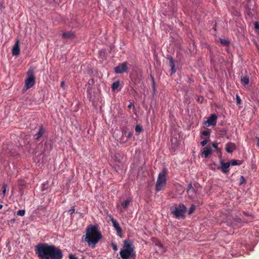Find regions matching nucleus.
Returning a JSON list of instances; mask_svg holds the SVG:
<instances>
[{
	"instance_id": "b1692460",
	"label": "nucleus",
	"mask_w": 259,
	"mask_h": 259,
	"mask_svg": "<svg viewBox=\"0 0 259 259\" xmlns=\"http://www.w3.org/2000/svg\"><path fill=\"white\" fill-rule=\"evenodd\" d=\"M220 42L224 46H227L229 45V41L225 39L220 38Z\"/></svg>"
},
{
	"instance_id": "bb28decb",
	"label": "nucleus",
	"mask_w": 259,
	"mask_h": 259,
	"mask_svg": "<svg viewBox=\"0 0 259 259\" xmlns=\"http://www.w3.org/2000/svg\"><path fill=\"white\" fill-rule=\"evenodd\" d=\"M212 146L216 151L221 152V150L218 148V144L217 143H212Z\"/></svg>"
},
{
	"instance_id": "6e6552de",
	"label": "nucleus",
	"mask_w": 259,
	"mask_h": 259,
	"mask_svg": "<svg viewBox=\"0 0 259 259\" xmlns=\"http://www.w3.org/2000/svg\"><path fill=\"white\" fill-rule=\"evenodd\" d=\"M120 255L122 259H128L129 257H135V251H132L127 249H122L120 251Z\"/></svg>"
},
{
	"instance_id": "49530a36",
	"label": "nucleus",
	"mask_w": 259,
	"mask_h": 259,
	"mask_svg": "<svg viewBox=\"0 0 259 259\" xmlns=\"http://www.w3.org/2000/svg\"><path fill=\"white\" fill-rule=\"evenodd\" d=\"M248 14L250 16V12H249Z\"/></svg>"
},
{
	"instance_id": "f257e3e1",
	"label": "nucleus",
	"mask_w": 259,
	"mask_h": 259,
	"mask_svg": "<svg viewBox=\"0 0 259 259\" xmlns=\"http://www.w3.org/2000/svg\"><path fill=\"white\" fill-rule=\"evenodd\" d=\"M34 252L39 259H62L61 249L53 244L39 243L35 246Z\"/></svg>"
},
{
	"instance_id": "f03ea898",
	"label": "nucleus",
	"mask_w": 259,
	"mask_h": 259,
	"mask_svg": "<svg viewBox=\"0 0 259 259\" xmlns=\"http://www.w3.org/2000/svg\"><path fill=\"white\" fill-rule=\"evenodd\" d=\"M102 235L98 230L96 226H90L87 228L84 241L89 245L95 247V245L102 238Z\"/></svg>"
},
{
	"instance_id": "20e7f679",
	"label": "nucleus",
	"mask_w": 259,
	"mask_h": 259,
	"mask_svg": "<svg viewBox=\"0 0 259 259\" xmlns=\"http://www.w3.org/2000/svg\"><path fill=\"white\" fill-rule=\"evenodd\" d=\"M167 173V170L166 168H163L162 171L159 173L155 186V190L156 192L162 190L165 186Z\"/></svg>"
},
{
	"instance_id": "c85d7f7f",
	"label": "nucleus",
	"mask_w": 259,
	"mask_h": 259,
	"mask_svg": "<svg viewBox=\"0 0 259 259\" xmlns=\"http://www.w3.org/2000/svg\"><path fill=\"white\" fill-rule=\"evenodd\" d=\"M236 99L237 104L239 105L241 103V99L237 94L236 95Z\"/></svg>"
},
{
	"instance_id": "e433bc0d",
	"label": "nucleus",
	"mask_w": 259,
	"mask_h": 259,
	"mask_svg": "<svg viewBox=\"0 0 259 259\" xmlns=\"http://www.w3.org/2000/svg\"><path fill=\"white\" fill-rule=\"evenodd\" d=\"M69 259H78V258L76 257L74 255L69 254Z\"/></svg>"
},
{
	"instance_id": "5701e85b",
	"label": "nucleus",
	"mask_w": 259,
	"mask_h": 259,
	"mask_svg": "<svg viewBox=\"0 0 259 259\" xmlns=\"http://www.w3.org/2000/svg\"><path fill=\"white\" fill-rule=\"evenodd\" d=\"M195 208H196L195 205L194 204H192L188 210V214L190 215L192 213H193V212L194 211Z\"/></svg>"
},
{
	"instance_id": "dca6fc26",
	"label": "nucleus",
	"mask_w": 259,
	"mask_h": 259,
	"mask_svg": "<svg viewBox=\"0 0 259 259\" xmlns=\"http://www.w3.org/2000/svg\"><path fill=\"white\" fill-rule=\"evenodd\" d=\"M45 133V130L42 126H41L39 128L38 132L35 135V139L38 140L39 139L44 135Z\"/></svg>"
},
{
	"instance_id": "a19ab883",
	"label": "nucleus",
	"mask_w": 259,
	"mask_h": 259,
	"mask_svg": "<svg viewBox=\"0 0 259 259\" xmlns=\"http://www.w3.org/2000/svg\"><path fill=\"white\" fill-rule=\"evenodd\" d=\"M132 134H133L131 132L128 133L127 135V138H130L132 136Z\"/></svg>"
},
{
	"instance_id": "a211bd4d",
	"label": "nucleus",
	"mask_w": 259,
	"mask_h": 259,
	"mask_svg": "<svg viewBox=\"0 0 259 259\" xmlns=\"http://www.w3.org/2000/svg\"><path fill=\"white\" fill-rule=\"evenodd\" d=\"M131 202V200L127 199L121 203V205L123 208L126 209L128 207Z\"/></svg>"
},
{
	"instance_id": "2f4dec72",
	"label": "nucleus",
	"mask_w": 259,
	"mask_h": 259,
	"mask_svg": "<svg viewBox=\"0 0 259 259\" xmlns=\"http://www.w3.org/2000/svg\"><path fill=\"white\" fill-rule=\"evenodd\" d=\"M245 181L246 180L245 178L243 176H241L240 179L239 185H242L244 183H245Z\"/></svg>"
},
{
	"instance_id": "1a4fd4ad",
	"label": "nucleus",
	"mask_w": 259,
	"mask_h": 259,
	"mask_svg": "<svg viewBox=\"0 0 259 259\" xmlns=\"http://www.w3.org/2000/svg\"><path fill=\"white\" fill-rule=\"evenodd\" d=\"M110 221L112 223L113 227L116 230L117 234L120 236L122 234V230L118 222L112 217H110Z\"/></svg>"
},
{
	"instance_id": "a878e982",
	"label": "nucleus",
	"mask_w": 259,
	"mask_h": 259,
	"mask_svg": "<svg viewBox=\"0 0 259 259\" xmlns=\"http://www.w3.org/2000/svg\"><path fill=\"white\" fill-rule=\"evenodd\" d=\"M168 59L169 60V65H170V67H175V65L173 61L172 58L171 56H169L168 58Z\"/></svg>"
},
{
	"instance_id": "7ed1b4c3",
	"label": "nucleus",
	"mask_w": 259,
	"mask_h": 259,
	"mask_svg": "<svg viewBox=\"0 0 259 259\" xmlns=\"http://www.w3.org/2000/svg\"><path fill=\"white\" fill-rule=\"evenodd\" d=\"M187 208L183 203L175 204L170 207V211L177 219H185Z\"/></svg>"
},
{
	"instance_id": "58836bf2",
	"label": "nucleus",
	"mask_w": 259,
	"mask_h": 259,
	"mask_svg": "<svg viewBox=\"0 0 259 259\" xmlns=\"http://www.w3.org/2000/svg\"><path fill=\"white\" fill-rule=\"evenodd\" d=\"M61 87L63 89H65V81H62L61 82Z\"/></svg>"
},
{
	"instance_id": "c756f323",
	"label": "nucleus",
	"mask_w": 259,
	"mask_h": 259,
	"mask_svg": "<svg viewBox=\"0 0 259 259\" xmlns=\"http://www.w3.org/2000/svg\"><path fill=\"white\" fill-rule=\"evenodd\" d=\"M151 77L152 83H153V84H152L153 90L154 92H155L156 90V88H155V83L154 79V77L152 75H151Z\"/></svg>"
},
{
	"instance_id": "6ab92c4d",
	"label": "nucleus",
	"mask_w": 259,
	"mask_h": 259,
	"mask_svg": "<svg viewBox=\"0 0 259 259\" xmlns=\"http://www.w3.org/2000/svg\"><path fill=\"white\" fill-rule=\"evenodd\" d=\"M229 162L230 163V165H239L242 163V161H240V160H236V159H233Z\"/></svg>"
},
{
	"instance_id": "cd10ccee",
	"label": "nucleus",
	"mask_w": 259,
	"mask_h": 259,
	"mask_svg": "<svg viewBox=\"0 0 259 259\" xmlns=\"http://www.w3.org/2000/svg\"><path fill=\"white\" fill-rule=\"evenodd\" d=\"M25 213V210L20 209V210H18V211H17V214L18 215L21 216V217L24 215Z\"/></svg>"
},
{
	"instance_id": "2eb2a0df",
	"label": "nucleus",
	"mask_w": 259,
	"mask_h": 259,
	"mask_svg": "<svg viewBox=\"0 0 259 259\" xmlns=\"http://www.w3.org/2000/svg\"><path fill=\"white\" fill-rule=\"evenodd\" d=\"M211 154V150L210 148H205L204 150L201 152V156L207 158Z\"/></svg>"
},
{
	"instance_id": "f704fd0d",
	"label": "nucleus",
	"mask_w": 259,
	"mask_h": 259,
	"mask_svg": "<svg viewBox=\"0 0 259 259\" xmlns=\"http://www.w3.org/2000/svg\"><path fill=\"white\" fill-rule=\"evenodd\" d=\"M207 140L205 139L204 140H203L201 142L200 144H201V145L202 146H204L205 145H206L207 143Z\"/></svg>"
},
{
	"instance_id": "473e14b6",
	"label": "nucleus",
	"mask_w": 259,
	"mask_h": 259,
	"mask_svg": "<svg viewBox=\"0 0 259 259\" xmlns=\"http://www.w3.org/2000/svg\"><path fill=\"white\" fill-rule=\"evenodd\" d=\"M254 28L256 30L259 31V22L257 21H255L254 23Z\"/></svg>"
},
{
	"instance_id": "4468645a",
	"label": "nucleus",
	"mask_w": 259,
	"mask_h": 259,
	"mask_svg": "<svg viewBox=\"0 0 259 259\" xmlns=\"http://www.w3.org/2000/svg\"><path fill=\"white\" fill-rule=\"evenodd\" d=\"M75 34L72 31L65 32L62 34L63 38H73Z\"/></svg>"
},
{
	"instance_id": "0eeeda50",
	"label": "nucleus",
	"mask_w": 259,
	"mask_h": 259,
	"mask_svg": "<svg viewBox=\"0 0 259 259\" xmlns=\"http://www.w3.org/2000/svg\"><path fill=\"white\" fill-rule=\"evenodd\" d=\"M127 62H123L119 64L117 66L114 68V72L116 74H121L123 72H126L128 69Z\"/></svg>"
},
{
	"instance_id": "f3484780",
	"label": "nucleus",
	"mask_w": 259,
	"mask_h": 259,
	"mask_svg": "<svg viewBox=\"0 0 259 259\" xmlns=\"http://www.w3.org/2000/svg\"><path fill=\"white\" fill-rule=\"evenodd\" d=\"M119 84H120V83H119V81H116L112 83V86H111L112 91H115L116 90L117 91L119 90L118 88L119 87Z\"/></svg>"
},
{
	"instance_id": "79ce46f5",
	"label": "nucleus",
	"mask_w": 259,
	"mask_h": 259,
	"mask_svg": "<svg viewBox=\"0 0 259 259\" xmlns=\"http://www.w3.org/2000/svg\"><path fill=\"white\" fill-rule=\"evenodd\" d=\"M256 139L257 140V142L256 145H257V146L258 147H259V138L258 137H256Z\"/></svg>"
},
{
	"instance_id": "aec40b11",
	"label": "nucleus",
	"mask_w": 259,
	"mask_h": 259,
	"mask_svg": "<svg viewBox=\"0 0 259 259\" xmlns=\"http://www.w3.org/2000/svg\"><path fill=\"white\" fill-rule=\"evenodd\" d=\"M195 189L192 187V185L191 184H189L188 185V189L187 190V192L188 194H190L191 193L193 194L195 192Z\"/></svg>"
},
{
	"instance_id": "a18cd8bd",
	"label": "nucleus",
	"mask_w": 259,
	"mask_h": 259,
	"mask_svg": "<svg viewBox=\"0 0 259 259\" xmlns=\"http://www.w3.org/2000/svg\"><path fill=\"white\" fill-rule=\"evenodd\" d=\"M3 206L2 204H0V209H1L3 208Z\"/></svg>"
},
{
	"instance_id": "37998d69",
	"label": "nucleus",
	"mask_w": 259,
	"mask_h": 259,
	"mask_svg": "<svg viewBox=\"0 0 259 259\" xmlns=\"http://www.w3.org/2000/svg\"><path fill=\"white\" fill-rule=\"evenodd\" d=\"M156 245H157L158 246H159L160 247H162V245L161 243H156Z\"/></svg>"
},
{
	"instance_id": "39448f33",
	"label": "nucleus",
	"mask_w": 259,
	"mask_h": 259,
	"mask_svg": "<svg viewBox=\"0 0 259 259\" xmlns=\"http://www.w3.org/2000/svg\"><path fill=\"white\" fill-rule=\"evenodd\" d=\"M27 76L28 77L25 80V87L28 89L33 87L35 82L32 69H29L27 72Z\"/></svg>"
},
{
	"instance_id": "393cba45",
	"label": "nucleus",
	"mask_w": 259,
	"mask_h": 259,
	"mask_svg": "<svg viewBox=\"0 0 259 259\" xmlns=\"http://www.w3.org/2000/svg\"><path fill=\"white\" fill-rule=\"evenodd\" d=\"M7 186L6 184L3 185V186H2V189H3L2 195H3V197L6 195V191H7Z\"/></svg>"
},
{
	"instance_id": "c9c22d12",
	"label": "nucleus",
	"mask_w": 259,
	"mask_h": 259,
	"mask_svg": "<svg viewBox=\"0 0 259 259\" xmlns=\"http://www.w3.org/2000/svg\"><path fill=\"white\" fill-rule=\"evenodd\" d=\"M68 212L69 214L72 215L75 212V209L74 208H71L68 210Z\"/></svg>"
},
{
	"instance_id": "ddd939ff",
	"label": "nucleus",
	"mask_w": 259,
	"mask_h": 259,
	"mask_svg": "<svg viewBox=\"0 0 259 259\" xmlns=\"http://www.w3.org/2000/svg\"><path fill=\"white\" fill-rule=\"evenodd\" d=\"M217 116L215 114H211L208 117L207 122L209 125H214L216 124Z\"/></svg>"
},
{
	"instance_id": "72a5a7b5",
	"label": "nucleus",
	"mask_w": 259,
	"mask_h": 259,
	"mask_svg": "<svg viewBox=\"0 0 259 259\" xmlns=\"http://www.w3.org/2000/svg\"><path fill=\"white\" fill-rule=\"evenodd\" d=\"M176 72V69L175 68V66L173 67H171L170 69V75H172Z\"/></svg>"
},
{
	"instance_id": "9b49d317",
	"label": "nucleus",
	"mask_w": 259,
	"mask_h": 259,
	"mask_svg": "<svg viewBox=\"0 0 259 259\" xmlns=\"http://www.w3.org/2000/svg\"><path fill=\"white\" fill-rule=\"evenodd\" d=\"M20 52V41L19 40H17L12 50V55L14 56H17L19 55Z\"/></svg>"
},
{
	"instance_id": "4be33fe9",
	"label": "nucleus",
	"mask_w": 259,
	"mask_h": 259,
	"mask_svg": "<svg viewBox=\"0 0 259 259\" xmlns=\"http://www.w3.org/2000/svg\"><path fill=\"white\" fill-rule=\"evenodd\" d=\"M143 130V127L139 124H138L135 127V131L137 133H140Z\"/></svg>"
},
{
	"instance_id": "7c9ffc66",
	"label": "nucleus",
	"mask_w": 259,
	"mask_h": 259,
	"mask_svg": "<svg viewBox=\"0 0 259 259\" xmlns=\"http://www.w3.org/2000/svg\"><path fill=\"white\" fill-rule=\"evenodd\" d=\"M202 135L207 136L210 134V132L208 130H205L201 132Z\"/></svg>"
},
{
	"instance_id": "c03bdc74",
	"label": "nucleus",
	"mask_w": 259,
	"mask_h": 259,
	"mask_svg": "<svg viewBox=\"0 0 259 259\" xmlns=\"http://www.w3.org/2000/svg\"><path fill=\"white\" fill-rule=\"evenodd\" d=\"M76 213H78L79 216L81 218L83 217V214L81 212H76Z\"/></svg>"
},
{
	"instance_id": "ea45409f",
	"label": "nucleus",
	"mask_w": 259,
	"mask_h": 259,
	"mask_svg": "<svg viewBox=\"0 0 259 259\" xmlns=\"http://www.w3.org/2000/svg\"><path fill=\"white\" fill-rule=\"evenodd\" d=\"M128 108H131L132 107H134V105L133 103H131L127 107Z\"/></svg>"
},
{
	"instance_id": "f8f14e48",
	"label": "nucleus",
	"mask_w": 259,
	"mask_h": 259,
	"mask_svg": "<svg viewBox=\"0 0 259 259\" xmlns=\"http://www.w3.org/2000/svg\"><path fill=\"white\" fill-rule=\"evenodd\" d=\"M235 149L236 145L234 143L230 142L227 143L225 145V150L229 153H232Z\"/></svg>"
},
{
	"instance_id": "4c0bfd02",
	"label": "nucleus",
	"mask_w": 259,
	"mask_h": 259,
	"mask_svg": "<svg viewBox=\"0 0 259 259\" xmlns=\"http://www.w3.org/2000/svg\"><path fill=\"white\" fill-rule=\"evenodd\" d=\"M112 246L113 247V249L114 250L116 251L117 250V246L115 244L112 243Z\"/></svg>"
},
{
	"instance_id": "423d86ee",
	"label": "nucleus",
	"mask_w": 259,
	"mask_h": 259,
	"mask_svg": "<svg viewBox=\"0 0 259 259\" xmlns=\"http://www.w3.org/2000/svg\"><path fill=\"white\" fill-rule=\"evenodd\" d=\"M219 158L221 166L218 167V169L221 170L225 174H228L230 170V163L229 162H225L222 158L221 154L219 156Z\"/></svg>"
},
{
	"instance_id": "9d476101",
	"label": "nucleus",
	"mask_w": 259,
	"mask_h": 259,
	"mask_svg": "<svg viewBox=\"0 0 259 259\" xmlns=\"http://www.w3.org/2000/svg\"><path fill=\"white\" fill-rule=\"evenodd\" d=\"M123 249H127L132 251H135V246L133 242L131 240H125L124 241Z\"/></svg>"
},
{
	"instance_id": "412c9836",
	"label": "nucleus",
	"mask_w": 259,
	"mask_h": 259,
	"mask_svg": "<svg viewBox=\"0 0 259 259\" xmlns=\"http://www.w3.org/2000/svg\"><path fill=\"white\" fill-rule=\"evenodd\" d=\"M241 81L244 85H247L249 83V77L247 76H243L241 78Z\"/></svg>"
}]
</instances>
